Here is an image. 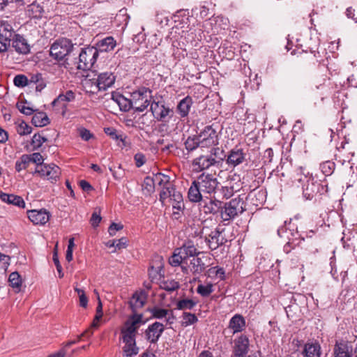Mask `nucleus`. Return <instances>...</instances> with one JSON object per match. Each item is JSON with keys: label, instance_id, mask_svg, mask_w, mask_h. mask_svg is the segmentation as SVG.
<instances>
[{"label": "nucleus", "instance_id": "20e7f679", "mask_svg": "<svg viewBox=\"0 0 357 357\" xmlns=\"http://www.w3.org/2000/svg\"><path fill=\"white\" fill-rule=\"evenodd\" d=\"M294 224L289 222L287 228L286 227H280L278 229V234L280 237L284 236L288 239V241L283 247V251L285 253H289L294 250V254H298V251L301 250L300 243L302 241H304V238L297 230L294 231Z\"/></svg>", "mask_w": 357, "mask_h": 357}, {"label": "nucleus", "instance_id": "ea45409f", "mask_svg": "<svg viewBox=\"0 0 357 357\" xmlns=\"http://www.w3.org/2000/svg\"><path fill=\"white\" fill-rule=\"evenodd\" d=\"M201 139L199 136L189 137L185 143V148L188 151H192L199 146Z\"/></svg>", "mask_w": 357, "mask_h": 357}, {"label": "nucleus", "instance_id": "864d4df0", "mask_svg": "<svg viewBox=\"0 0 357 357\" xmlns=\"http://www.w3.org/2000/svg\"><path fill=\"white\" fill-rule=\"evenodd\" d=\"M13 83L17 87H24L29 84V79L24 75H17L14 77Z\"/></svg>", "mask_w": 357, "mask_h": 357}, {"label": "nucleus", "instance_id": "423d86ee", "mask_svg": "<svg viewBox=\"0 0 357 357\" xmlns=\"http://www.w3.org/2000/svg\"><path fill=\"white\" fill-rule=\"evenodd\" d=\"M196 253L197 248L188 241L183 246L175 249L169 259V263L172 266H181L183 270H186L185 264H188L189 257Z\"/></svg>", "mask_w": 357, "mask_h": 357}, {"label": "nucleus", "instance_id": "603ef678", "mask_svg": "<svg viewBox=\"0 0 357 357\" xmlns=\"http://www.w3.org/2000/svg\"><path fill=\"white\" fill-rule=\"evenodd\" d=\"M28 11L33 17L39 18L42 16L43 10L40 6L36 3H32L29 6Z\"/></svg>", "mask_w": 357, "mask_h": 357}, {"label": "nucleus", "instance_id": "a19ab883", "mask_svg": "<svg viewBox=\"0 0 357 357\" xmlns=\"http://www.w3.org/2000/svg\"><path fill=\"white\" fill-rule=\"evenodd\" d=\"M198 321L197 316L195 314L183 312L182 314L181 326L187 327L190 326Z\"/></svg>", "mask_w": 357, "mask_h": 357}, {"label": "nucleus", "instance_id": "dca6fc26", "mask_svg": "<svg viewBox=\"0 0 357 357\" xmlns=\"http://www.w3.org/2000/svg\"><path fill=\"white\" fill-rule=\"evenodd\" d=\"M27 215L31 222L34 225H44L50 220V213L45 208L40 210H29Z\"/></svg>", "mask_w": 357, "mask_h": 357}, {"label": "nucleus", "instance_id": "e433bc0d", "mask_svg": "<svg viewBox=\"0 0 357 357\" xmlns=\"http://www.w3.org/2000/svg\"><path fill=\"white\" fill-rule=\"evenodd\" d=\"M84 87L85 88L86 92L93 94L97 93L98 91H101L100 89H99L98 86V81L96 78H86L84 82Z\"/></svg>", "mask_w": 357, "mask_h": 357}, {"label": "nucleus", "instance_id": "c9c22d12", "mask_svg": "<svg viewBox=\"0 0 357 357\" xmlns=\"http://www.w3.org/2000/svg\"><path fill=\"white\" fill-rule=\"evenodd\" d=\"M179 287L178 282L174 280H163L160 282V288L169 292L177 290Z\"/></svg>", "mask_w": 357, "mask_h": 357}, {"label": "nucleus", "instance_id": "f3484780", "mask_svg": "<svg viewBox=\"0 0 357 357\" xmlns=\"http://www.w3.org/2000/svg\"><path fill=\"white\" fill-rule=\"evenodd\" d=\"M205 241L209 248L213 250L218 248L220 245L225 244L227 240L222 236L221 233L215 229L210 234H206Z\"/></svg>", "mask_w": 357, "mask_h": 357}, {"label": "nucleus", "instance_id": "774afa93", "mask_svg": "<svg viewBox=\"0 0 357 357\" xmlns=\"http://www.w3.org/2000/svg\"><path fill=\"white\" fill-rule=\"evenodd\" d=\"M135 165L137 167H142L146 162V158L144 154L137 153L135 155Z\"/></svg>", "mask_w": 357, "mask_h": 357}, {"label": "nucleus", "instance_id": "0e129e2a", "mask_svg": "<svg viewBox=\"0 0 357 357\" xmlns=\"http://www.w3.org/2000/svg\"><path fill=\"white\" fill-rule=\"evenodd\" d=\"M273 151L271 148L267 149L263 155L264 164L267 165L272 162Z\"/></svg>", "mask_w": 357, "mask_h": 357}, {"label": "nucleus", "instance_id": "2f4dec72", "mask_svg": "<svg viewBox=\"0 0 357 357\" xmlns=\"http://www.w3.org/2000/svg\"><path fill=\"white\" fill-rule=\"evenodd\" d=\"M192 102V98L189 96L184 98L178 102L177 105V112L181 117L188 116Z\"/></svg>", "mask_w": 357, "mask_h": 357}, {"label": "nucleus", "instance_id": "b1692460", "mask_svg": "<svg viewBox=\"0 0 357 357\" xmlns=\"http://www.w3.org/2000/svg\"><path fill=\"white\" fill-rule=\"evenodd\" d=\"M116 45V40L112 36L106 37L96 43V46H93V48H96L98 51V54L99 52H109L114 49Z\"/></svg>", "mask_w": 357, "mask_h": 357}, {"label": "nucleus", "instance_id": "f704fd0d", "mask_svg": "<svg viewBox=\"0 0 357 357\" xmlns=\"http://www.w3.org/2000/svg\"><path fill=\"white\" fill-rule=\"evenodd\" d=\"M75 99V93L73 91L69 90L67 91L66 93L59 94V96L52 101V105L53 107H56V105H59L61 103H63L64 102H71Z\"/></svg>", "mask_w": 357, "mask_h": 357}, {"label": "nucleus", "instance_id": "39448f33", "mask_svg": "<svg viewBox=\"0 0 357 357\" xmlns=\"http://www.w3.org/2000/svg\"><path fill=\"white\" fill-rule=\"evenodd\" d=\"M98 56V51L93 46H88L82 48L78 57H75L70 64L74 65L77 70H88L96 63Z\"/></svg>", "mask_w": 357, "mask_h": 357}, {"label": "nucleus", "instance_id": "5701e85b", "mask_svg": "<svg viewBox=\"0 0 357 357\" xmlns=\"http://www.w3.org/2000/svg\"><path fill=\"white\" fill-rule=\"evenodd\" d=\"M245 327V319L241 314H236L229 320V328L233 331V334L241 333Z\"/></svg>", "mask_w": 357, "mask_h": 357}, {"label": "nucleus", "instance_id": "bf43d9fd", "mask_svg": "<svg viewBox=\"0 0 357 357\" xmlns=\"http://www.w3.org/2000/svg\"><path fill=\"white\" fill-rule=\"evenodd\" d=\"M56 247H57V245H56ZM53 261H54V264L56 266V270H57V271L59 273V277L60 278H62L64 275H63V273L62 271L61 265L60 264V262H59V260L56 248H55V249L54 250Z\"/></svg>", "mask_w": 357, "mask_h": 357}, {"label": "nucleus", "instance_id": "3c124183", "mask_svg": "<svg viewBox=\"0 0 357 357\" xmlns=\"http://www.w3.org/2000/svg\"><path fill=\"white\" fill-rule=\"evenodd\" d=\"M217 284L214 280H205V285L202 284V297L209 296L213 291V285Z\"/></svg>", "mask_w": 357, "mask_h": 357}, {"label": "nucleus", "instance_id": "69168bd1", "mask_svg": "<svg viewBox=\"0 0 357 357\" xmlns=\"http://www.w3.org/2000/svg\"><path fill=\"white\" fill-rule=\"evenodd\" d=\"M79 135L81 138L84 141H89L93 137V134H91L89 130L84 128L79 130Z\"/></svg>", "mask_w": 357, "mask_h": 357}, {"label": "nucleus", "instance_id": "6e6d98bb", "mask_svg": "<svg viewBox=\"0 0 357 357\" xmlns=\"http://www.w3.org/2000/svg\"><path fill=\"white\" fill-rule=\"evenodd\" d=\"M31 127L24 121L21 122L17 128V132L20 135H29L31 132Z\"/></svg>", "mask_w": 357, "mask_h": 357}, {"label": "nucleus", "instance_id": "052dcab7", "mask_svg": "<svg viewBox=\"0 0 357 357\" xmlns=\"http://www.w3.org/2000/svg\"><path fill=\"white\" fill-rule=\"evenodd\" d=\"M26 103V102H18L17 104V107L18 108V109L20 111V112L26 114V115H31L32 114L35 110L30 107H28V106H26L25 104Z\"/></svg>", "mask_w": 357, "mask_h": 357}, {"label": "nucleus", "instance_id": "c756f323", "mask_svg": "<svg viewBox=\"0 0 357 357\" xmlns=\"http://www.w3.org/2000/svg\"><path fill=\"white\" fill-rule=\"evenodd\" d=\"M334 357H351V351L346 342H336L333 348Z\"/></svg>", "mask_w": 357, "mask_h": 357}, {"label": "nucleus", "instance_id": "9b49d317", "mask_svg": "<svg viewBox=\"0 0 357 357\" xmlns=\"http://www.w3.org/2000/svg\"><path fill=\"white\" fill-rule=\"evenodd\" d=\"M35 173L42 178L50 181L52 183H56L61 176V169L55 164H45L36 167Z\"/></svg>", "mask_w": 357, "mask_h": 357}, {"label": "nucleus", "instance_id": "4468645a", "mask_svg": "<svg viewBox=\"0 0 357 357\" xmlns=\"http://www.w3.org/2000/svg\"><path fill=\"white\" fill-rule=\"evenodd\" d=\"M165 331L163 324L155 321L150 324L144 332L146 340L152 344H155Z\"/></svg>", "mask_w": 357, "mask_h": 357}, {"label": "nucleus", "instance_id": "c85d7f7f", "mask_svg": "<svg viewBox=\"0 0 357 357\" xmlns=\"http://www.w3.org/2000/svg\"><path fill=\"white\" fill-rule=\"evenodd\" d=\"M112 99L118 104L120 109L123 112H128L131 109H133L131 98H126L121 94H112Z\"/></svg>", "mask_w": 357, "mask_h": 357}, {"label": "nucleus", "instance_id": "4d7b16f0", "mask_svg": "<svg viewBox=\"0 0 357 357\" xmlns=\"http://www.w3.org/2000/svg\"><path fill=\"white\" fill-rule=\"evenodd\" d=\"M75 291L79 295L80 306H82V307H86L88 305V298L86 297L84 291L79 288H75Z\"/></svg>", "mask_w": 357, "mask_h": 357}, {"label": "nucleus", "instance_id": "a18cd8bd", "mask_svg": "<svg viewBox=\"0 0 357 357\" xmlns=\"http://www.w3.org/2000/svg\"><path fill=\"white\" fill-rule=\"evenodd\" d=\"M174 185H170L168 186H165L162 188V190L160 192V201L162 202V205L165 204V201L169 199H170L171 195L172 190L174 189Z\"/></svg>", "mask_w": 357, "mask_h": 357}, {"label": "nucleus", "instance_id": "a878e982", "mask_svg": "<svg viewBox=\"0 0 357 357\" xmlns=\"http://www.w3.org/2000/svg\"><path fill=\"white\" fill-rule=\"evenodd\" d=\"M122 340L125 343L123 351L126 356L132 357L138 354L139 348L136 345V338H122Z\"/></svg>", "mask_w": 357, "mask_h": 357}, {"label": "nucleus", "instance_id": "4be33fe9", "mask_svg": "<svg viewBox=\"0 0 357 357\" xmlns=\"http://www.w3.org/2000/svg\"><path fill=\"white\" fill-rule=\"evenodd\" d=\"M245 153L243 149L236 146L231 149L228 155L227 162L234 167L241 164L245 160Z\"/></svg>", "mask_w": 357, "mask_h": 357}, {"label": "nucleus", "instance_id": "473e14b6", "mask_svg": "<svg viewBox=\"0 0 357 357\" xmlns=\"http://www.w3.org/2000/svg\"><path fill=\"white\" fill-rule=\"evenodd\" d=\"M199 252L197 250L196 254H193L188 259V264H185L190 271L193 273H199L201 270V258L198 257Z\"/></svg>", "mask_w": 357, "mask_h": 357}, {"label": "nucleus", "instance_id": "412c9836", "mask_svg": "<svg viewBox=\"0 0 357 357\" xmlns=\"http://www.w3.org/2000/svg\"><path fill=\"white\" fill-rule=\"evenodd\" d=\"M321 354V346L318 342H307L304 344L302 351L303 357H320Z\"/></svg>", "mask_w": 357, "mask_h": 357}, {"label": "nucleus", "instance_id": "49530a36", "mask_svg": "<svg viewBox=\"0 0 357 357\" xmlns=\"http://www.w3.org/2000/svg\"><path fill=\"white\" fill-rule=\"evenodd\" d=\"M98 303L96 307V314L91 324L93 328H98L99 326V321L102 317V305L100 298H98Z\"/></svg>", "mask_w": 357, "mask_h": 357}, {"label": "nucleus", "instance_id": "e2e57ef3", "mask_svg": "<svg viewBox=\"0 0 357 357\" xmlns=\"http://www.w3.org/2000/svg\"><path fill=\"white\" fill-rule=\"evenodd\" d=\"M31 162L36 163L37 167L40 166L43 164V158L40 153H33L29 155Z\"/></svg>", "mask_w": 357, "mask_h": 357}, {"label": "nucleus", "instance_id": "0eeeda50", "mask_svg": "<svg viewBox=\"0 0 357 357\" xmlns=\"http://www.w3.org/2000/svg\"><path fill=\"white\" fill-rule=\"evenodd\" d=\"M74 50V45L71 40L65 38L56 40L51 46L50 54L52 57L57 61L66 59V63L70 65L68 61L70 54Z\"/></svg>", "mask_w": 357, "mask_h": 357}, {"label": "nucleus", "instance_id": "58836bf2", "mask_svg": "<svg viewBox=\"0 0 357 357\" xmlns=\"http://www.w3.org/2000/svg\"><path fill=\"white\" fill-rule=\"evenodd\" d=\"M47 139L42 133H36L33 135L31 139V144L33 146V150H37L41 147L43 143L46 142Z\"/></svg>", "mask_w": 357, "mask_h": 357}, {"label": "nucleus", "instance_id": "bb28decb", "mask_svg": "<svg viewBox=\"0 0 357 357\" xmlns=\"http://www.w3.org/2000/svg\"><path fill=\"white\" fill-rule=\"evenodd\" d=\"M201 185L198 180H194L188 190V197L192 202L201 201Z\"/></svg>", "mask_w": 357, "mask_h": 357}, {"label": "nucleus", "instance_id": "09e8293b", "mask_svg": "<svg viewBox=\"0 0 357 357\" xmlns=\"http://www.w3.org/2000/svg\"><path fill=\"white\" fill-rule=\"evenodd\" d=\"M195 304L196 303L191 299H183L177 302L176 308L181 310H190Z\"/></svg>", "mask_w": 357, "mask_h": 357}, {"label": "nucleus", "instance_id": "4c0bfd02", "mask_svg": "<svg viewBox=\"0 0 357 357\" xmlns=\"http://www.w3.org/2000/svg\"><path fill=\"white\" fill-rule=\"evenodd\" d=\"M8 282L11 287L17 289V291L20 290L22 280L21 276L17 272H13L10 274Z\"/></svg>", "mask_w": 357, "mask_h": 357}, {"label": "nucleus", "instance_id": "f03ea898", "mask_svg": "<svg viewBox=\"0 0 357 357\" xmlns=\"http://www.w3.org/2000/svg\"><path fill=\"white\" fill-rule=\"evenodd\" d=\"M216 130L207 126L202 130V172H217L225 158L224 151L218 146Z\"/></svg>", "mask_w": 357, "mask_h": 357}, {"label": "nucleus", "instance_id": "72a5a7b5", "mask_svg": "<svg viewBox=\"0 0 357 357\" xmlns=\"http://www.w3.org/2000/svg\"><path fill=\"white\" fill-rule=\"evenodd\" d=\"M31 123L36 127H43L50 123V119L46 113L38 112L33 116Z\"/></svg>", "mask_w": 357, "mask_h": 357}, {"label": "nucleus", "instance_id": "2eb2a0df", "mask_svg": "<svg viewBox=\"0 0 357 357\" xmlns=\"http://www.w3.org/2000/svg\"><path fill=\"white\" fill-rule=\"evenodd\" d=\"M13 32L10 26H2L0 29V53H5L10 47Z\"/></svg>", "mask_w": 357, "mask_h": 357}, {"label": "nucleus", "instance_id": "c03bdc74", "mask_svg": "<svg viewBox=\"0 0 357 357\" xmlns=\"http://www.w3.org/2000/svg\"><path fill=\"white\" fill-rule=\"evenodd\" d=\"M155 183H157L162 188L172 185L169 181V176L162 173L156 174L153 177Z\"/></svg>", "mask_w": 357, "mask_h": 357}, {"label": "nucleus", "instance_id": "aec40b11", "mask_svg": "<svg viewBox=\"0 0 357 357\" xmlns=\"http://www.w3.org/2000/svg\"><path fill=\"white\" fill-rule=\"evenodd\" d=\"M147 295L144 291L135 292L129 301L133 314H137L138 309L142 307L146 302Z\"/></svg>", "mask_w": 357, "mask_h": 357}, {"label": "nucleus", "instance_id": "79ce46f5", "mask_svg": "<svg viewBox=\"0 0 357 357\" xmlns=\"http://www.w3.org/2000/svg\"><path fill=\"white\" fill-rule=\"evenodd\" d=\"M335 169V163L331 160L320 164V169L325 176H331Z\"/></svg>", "mask_w": 357, "mask_h": 357}, {"label": "nucleus", "instance_id": "6e6552de", "mask_svg": "<svg viewBox=\"0 0 357 357\" xmlns=\"http://www.w3.org/2000/svg\"><path fill=\"white\" fill-rule=\"evenodd\" d=\"M133 109L135 112H142L151 105L152 100V90L144 86L133 91L131 95Z\"/></svg>", "mask_w": 357, "mask_h": 357}, {"label": "nucleus", "instance_id": "5fc2aeb1", "mask_svg": "<svg viewBox=\"0 0 357 357\" xmlns=\"http://www.w3.org/2000/svg\"><path fill=\"white\" fill-rule=\"evenodd\" d=\"M315 55L313 54L312 48L306 50L304 51V54L301 56V59L306 61L309 64L315 65L317 63V58H314Z\"/></svg>", "mask_w": 357, "mask_h": 357}, {"label": "nucleus", "instance_id": "8fccbe9b", "mask_svg": "<svg viewBox=\"0 0 357 357\" xmlns=\"http://www.w3.org/2000/svg\"><path fill=\"white\" fill-rule=\"evenodd\" d=\"M151 312L153 317L160 319L167 317L169 314V310L154 307L151 310Z\"/></svg>", "mask_w": 357, "mask_h": 357}, {"label": "nucleus", "instance_id": "7ed1b4c3", "mask_svg": "<svg viewBox=\"0 0 357 357\" xmlns=\"http://www.w3.org/2000/svg\"><path fill=\"white\" fill-rule=\"evenodd\" d=\"M328 192V183L326 178L317 179L314 176L307 178L303 187V195L306 199L312 200L320 198Z\"/></svg>", "mask_w": 357, "mask_h": 357}, {"label": "nucleus", "instance_id": "6ab92c4d", "mask_svg": "<svg viewBox=\"0 0 357 357\" xmlns=\"http://www.w3.org/2000/svg\"><path fill=\"white\" fill-rule=\"evenodd\" d=\"M12 46L20 54H26L30 52V46L26 40L20 34H15L13 37Z\"/></svg>", "mask_w": 357, "mask_h": 357}, {"label": "nucleus", "instance_id": "cd10ccee", "mask_svg": "<svg viewBox=\"0 0 357 357\" xmlns=\"http://www.w3.org/2000/svg\"><path fill=\"white\" fill-rule=\"evenodd\" d=\"M1 199L6 203L17 206L20 208H24L25 202L22 197L13 194L0 192Z\"/></svg>", "mask_w": 357, "mask_h": 357}, {"label": "nucleus", "instance_id": "680f3d73", "mask_svg": "<svg viewBox=\"0 0 357 357\" xmlns=\"http://www.w3.org/2000/svg\"><path fill=\"white\" fill-rule=\"evenodd\" d=\"M255 197H256V202H253V204L256 206L262 204L265 202L266 192L262 190H258L255 193Z\"/></svg>", "mask_w": 357, "mask_h": 357}, {"label": "nucleus", "instance_id": "1a4fd4ad", "mask_svg": "<svg viewBox=\"0 0 357 357\" xmlns=\"http://www.w3.org/2000/svg\"><path fill=\"white\" fill-rule=\"evenodd\" d=\"M245 210V204L243 199L240 197L234 198L225 204L224 211L221 212L222 218L224 221L230 220Z\"/></svg>", "mask_w": 357, "mask_h": 357}, {"label": "nucleus", "instance_id": "a211bd4d", "mask_svg": "<svg viewBox=\"0 0 357 357\" xmlns=\"http://www.w3.org/2000/svg\"><path fill=\"white\" fill-rule=\"evenodd\" d=\"M96 79L99 89H100L101 91H105L113 86L116 80V77L111 72H104L100 73Z\"/></svg>", "mask_w": 357, "mask_h": 357}, {"label": "nucleus", "instance_id": "338daca9", "mask_svg": "<svg viewBox=\"0 0 357 357\" xmlns=\"http://www.w3.org/2000/svg\"><path fill=\"white\" fill-rule=\"evenodd\" d=\"M123 229V225L113 222L108 229V232L110 236H113L116 234L117 231Z\"/></svg>", "mask_w": 357, "mask_h": 357}, {"label": "nucleus", "instance_id": "9d476101", "mask_svg": "<svg viewBox=\"0 0 357 357\" xmlns=\"http://www.w3.org/2000/svg\"><path fill=\"white\" fill-rule=\"evenodd\" d=\"M142 314H132L125 322L121 329L122 338H136L137 331L142 324Z\"/></svg>", "mask_w": 357, "mask_h": 357}, {"label": "nucleus", "instance_id": "13d9d810", "mask_svg": "<svg viewBox=\"0 0 357 357\" xmlns=\"http://www.w3.org/2000/svg\"><path fill=\"white\" fill-rule=\"evenodd\" d=\"M155 181L153 178L146 176L143 183V188L149 192H151L154 190Z\"/></svg>", "mask_w": 357, "mask_h": 357}, {"label": "nucleus", "instance_id": "de8ad7c7", "mask_svg": "<svg viewBox=\"0 0 357 357\" xmlns=\"http://www.w3.org/2000/svg\"><path fill=\"white\" fill-rule=\"evenodd\" d=\"M105 132L110 136L112 139L120 140L123 143V146H126V137H123L122 135H118L117 131L114 128H105Z\"/></svg>", "mask_w": 357, "mask_h": 357}, {"label": "nucleus", "instance_id": "ddd939ff", "mask_svg": "<svg viewBox=\"0 0 357 357\" xmlns=\"http://www.w3.org/2000/svg\"><path fill=\"white\" fill-rule=\"evenodd\" d=\"M150 109L155 119L158 121L168 122L174 115V111L172 109L165 107L162 102L155 100L151 102Z\"/></svg>", "mask_w": 357, "mask_h": 357}, {"label": "nucleus", "instance_id": "393cba45", "mask_svg": "<svg viewBox=\"0 0 357 357\" xmlns=\"http://www.w3.org/2000/svg\"><path fill=\"white\" fill-rule=\"evenodd\" d=\"M206 276L207 280H214L218 282V281L224 280L225 279V272L223 268L218 266H213L208 268L204 273Z\"/></svg>", "mask_w": 357, "mask_h": 357}, {"label": "nucleus", "instance_id": "f8f14e48", "mask_svg": "<svg viewBox=\"0 0 357 357\" xmlns=\"http://www.w3.org/2000/svg\"><path fill=\"white\" fill-rule=\"evenodd\" d=\"M250 340L245 334H241L233 340L232 357H247L249 352Z\"/></svg>", "mask_w": 357, "mask_h": 357}, {"label": "nucleus", "instance_id": "f257e3e1", "mask_svg": "<svg viewBox=\"0 0 357 357\" xmlns=\"http://www.w3.org/2000/svg\"><path fill=\"white\" fill-rule=\"evenodd\" d=\"M216 172H202V234L204 229L216 225L218 213L222 207V202L215 197L218 185Z\"/></svg>", "mask_w": 357, "mask_h": 357}, {"label": "nucleus", "instance_id": "37998d69", "mask_svg": "<svg viewBox=\"0 0 357 357\" xmlns=\"http://www.w3.org/2000/svg\"><path fill=\"white\" fill-rule=\"evenodd\" d=\"M287 258L286 259L289 261L290 265L294 267H298L301 264V250L298 251V254H294V250L291 252L286 253Z\"/></svg>", "mask_w": 357, "mask_h": 357}, {"label": "nucleus", "instance_id": "7c9ffc66", "mask_svg": "<svg viewBox=\"0 0 357 357\" xmlns=\"http://www.w3.org/2000/svg\"><path fill=\"white\" fill-rule=\"evenodd\" d=\"M169 201L174 209L181 211L184 208L183 199L181 193L174 187Z\"/></svg>", "mask_w": 357, "mask_h": 357}]
</instances>
